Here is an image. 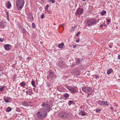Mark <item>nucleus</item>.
<instances>
[{
  "label": "nucleus",
  "mask_w": 120,
  "mask_h": 120,
  "mask_svg": "<svg viewBox=\"0 0 120 120\" xmlns=\"http://www.w3.org/2000/svg\"><path fill=\"white\" fill-rule=\"evenodd\" d=\"M4 100L6 102H8L9 101V99L8 98H4Z\"/></svg>",
  "instance_id": "nucleus-23"
},
{
  "label": "nucleus",
  "mask_w": 120,
  "mask_h": 120,
  "mask_svg": "<svg viewBox=\"0 0 120 120\" xmlns=\"http://www.w3.org/2000/svg\"><path fill=\"white\" fill-rule=\"evenodd\" d=\"M48 1L49 2H51L52 4L54 3L55 2L54 0H48Z\"/></svg>",
  "instance_id": "nucleus-29"
},
{
  "label": "nucleus",
  "mask_w": 120,
  "mask_h": 120,
  "mask_svg": "<svg viewBox=\"0 0 120 120\" xmlns=\"http://www.w3.org/2000/svg\"><path fill=\"white\" fill-rule=\"evenodd\" d=\"M20 85L22 87H23L26 85V83L24 82H23L21 83Z\"/></svg>",
  "instance_id": "nucleus-20"
},
{
  "label": "nucleus",
  "mask_w": 120,
  "mask_h": 120,
  "mask_svg": "<svg viewBox=\"0 0 120 120\" xmlns=\"http://www.w3.org/2000/svg\"><path fill=\"white\" fill-rule=\"evenodd\" d=\"M115 105L117 107L118 106V105H117L116 103H115Z\"/></svg>",
  "instance_id": "nucleus-50"
},
{
  "label": "nucleus",
  "mask_w": 120,
  "mask_h": 120,
  "mask_svg": "<svg viewBox=\"0 0 120 120\" xmlns=\"http://www.w3.org/2000/svg\"><path fill=\"white\" fill-rule=\"evenodd\" d=\"M42 107L40 109L42 110L43 111L46 112H49L50 110V106L48 104H45V103H43L41 105Z\"/></svg>",
  "instance_id": "nucleus-2"
},
{
  "label": "nucleus",
  "mask_w": 120,
  "mask_h": 120,
  "mask_svg": "<svg viewBox=\"0 0 120 120\" xmlns=\"http://www.w3.org/2000/svg\"><path fill=\"white\" fill-rule=\"evenodd\" d=\"M101 110V109L100 108H98L96 109V112H98Z\"/></svg>",
  "instance_id": "nucleus-27"
},
{
  "label": "nucleus",
  "mask_w": 120,
  "mask_h": 120,
  "mask_svg": "<svg viewBox=\"0 0 120 120\" xmlns=\"http://www.w3.org/2000/svg\"><path fill=\"white\" fill-rule=\"evenodd\" d=\"M68 89L72 93H75L76 92V89L71 86L68 87Z\"/></svg>",
  "instance_id": "nucleus-9"
},
{
  "label": "nucleus",
  "mask_w": 120,
  "mask_h": 120,
  "mask_svg": "<svg viewBox=\"0 0 120 120\" xmlns=\"http://www.w3.org/2000/svg\"><path fill=\"white\" fill-rule=\"evenodd\" d=\"M11 45L9 44H5L4 45V47L5 49L7 51H9L11 49Z\"/></svg>",
  "instance_id": "nucleus-10"
},
{
  "label": "nucleus",
  "mask_w": 120,
  "mask_h": 120,
  "mask_svg": "<svg viewBox=\"0 0 120 120\" xmlns=\"http://www.w3.org/2000/svg\"><path fill=\"white\" fill-rule=\"evenodd\" d=\"M106 26V25H104V26Z\"/></svg>",
  "instance_id": "nucleus-57"
},
{
  "label": "nucleus",
  "mask_w": 120,
  "mask_h": 120,
  "mask_svg": "<svg viewBox=\"0 0 120 120\" xmlns=\"http://www.w3.org/2000/svg\"><path fill=\"white\" fill-rule=\"evenodd\" d=\"M107 105V101H102V105Z\"/></svg>",
  "instance_id": "nucleus-21"
},
{
  "label": "nucleus",
  "mask_w": 120,
  "mask_h": 120,
  "mask_svg": "<svg viewBox=\"0 0 120 120\" xmlns=\"http://www.w3.org/2000/svg\"><path fill=\"white\" fill-rule=\"evenodd\" d=\"M79 41L80 39H79L78 38L76 40V42H79Z\"/></svg>",
  "instance_id": "nucleus-43"
},
{
  "label": "nucleus",
  "mask_w": 120,
  "mask_h": 120,
  "mask_svg": "<svg viewBox=\"0 0 120 120\" xmlns=\"http://www.w3.org/2000/svg\"><path fill=\"white\" fill-rule=\"evenodd\" d=\"M118 59L120 60V55L118 56Z\"/></svg>",
  "instance_id": "nucleus-49"
},
{
  "label": "nucleus",
  "mask_w": 120,
  "mask_h": 120,
  "mask_svg": "<svg viewBox=\"0 0 120 120\" xmlns=\"http://www.w3.org/2000/svg\"><path fill=\"white\" fill-rule=\"evenodd\" d=\"M31 83L32 86L34 87H36V86L35 85V81H34L32 80V81Z\"/></svg>",
  "instance_id": "nucleus-24"
},
{
  "label": "nucleus",
  "mask_w": 120,
  "mask_h": 120,
  "mask_svg": "<svg viewBox=\"0 0 120 120\" xmlns=\"http://www.w3.org/2000/svg\"><path fill=\"white\" fill-rule=\"evenodd\" d=\"M106 13V11H104V10H103L102 11V12L101 13V14L103 15H104Z\"/></svg>",
  "instance_id": "nucleus-28"
},
{
  "label": "nucleus",
  "mask_w": 120,
  "mask_h": 120,
  "mask_svg": "<svg viewBox=\"0 0 120 120\" xmlns=\"http://www.w3.org/2000/svg\"><path fill=\"white\" fill-rule=\"evenodd\" d=\"M49 7V5L48 4H47L46 6V7L45 8V9L46 10H48V8Z\"/></svg>",
  "instance_id": "nucleus-33"
},
{
  "label": "nucleus",
  "mask_w": 120,
  "mask_h": 120,
  "mask_svg": "<svg viewBox=\"0 0 120 120\" xmlns=\"http://www.w3.org/2000/svg\"><path fill=\"white\" fill-rule=\"evenodd\" d=\"M75 73V74H78V72H76V73H75V72H74Z\"/></svg>",
  "instance_id": "nucleus-51"
},
{
  "label": "nucleus",
  "mask_w": 120,
  "mask_h": 120,
  "mask_svg": "<svg viewBox=\"0 0 120 120\" xmlns=\"http://www.w3.org/2000/svg\"><path fill=\"white\" fill-rule=\"evenodd\" d=\"M80 111L79 113V114L80 115L82 116H84L86 115V113L85 112L84 110H81Z\"/></svg>",
  "instance_id": "nucleus-13"
},
{
  "label": "nucleus",
  "mask_w": 120,
  "mask_h": 120,
  "mask_svg": "<svg viewBox=\"0 0 120 120\" xmlns=\"http://www.w3.org/2000/svg\"><path fill=\"white\" fill-rule=\"evenodd\" d=\"M64 45V43H61L59 44L58 47L60 49H62Z\"/></svg>",
  "instance_id": "nucleus-16"
},
{
  "label": "nucleus",
  "mask_w": 120,
  "mask_h": 120,
  "mask_svg": "<svg viewBox=\"0 0 120 120\" xmlns=\"http://www.w3.org/2000/svg\"><path fill=\"white\" fill-rule=\"evenodd\" d=\"M64 24H60V26L62 27H64Z\"/></svg>",
  "instance_id": "nucleus-41"
},
{
  "label": "nucleus",
  "mask_w": 120,
  "mask_h": 120,
  "mask_svg": "<svg viewBox=\"0 0 120 120\" xmlns=\"http://www.w3.org/2000/svg\"><path fill=\"white\" fill-rule=\"evenodd\" d=\"M76 26H72L70 30V31L71 32H73L74 31L75 28H76Z\"/></svg>",
  "instance_id": "nucleus-15"
},
{
  "label": "nucleus",
  "mask_w": 120,
  "mask_h": 120,
  "mask_svg": "<svg viewBox=\"0 0 120 120\" xmlns=\"http://www.w3.org/2000/svg\"><path fill=\"white\" fill-rule=\"evenodd\" d=\"M41 0L42 1H43V2H44L45 1L44 0Z\"/></svg>",
  "instance_id": "nucleus-56"
},
{
  "label": "nucleus",
  "mask_w": 120,
  "mask_h": 120,
  "mask_svg": "<svg viewBox=\"0 0 120 120\" xmlns=\"http://www.w3.org/2000/svg\"><path fill=\"white\" fill-rule=\"evenodd\" d=\"M7 7L8 8H9L11 6V5L10 2L9 1H8L7 3Z\"/></svg>",
  "instance_id": "nucleus-17"
},
{
  "label": "nucleus",
  "mask_w": 120,
  "mask_h": 120,
  "mask_svg": "<svg viewBox=\"0 0 120 120\" xmlns=\"http://www.w3.org/2000/svg\"><path fill=\"white\" fill-rule=\"evenodd\" d=\"M98 22H97L96 19H91L87 20L86 24L88 26H91L95 25Z\"/></svg>",
  "instance_id": "nucleus-5"
},
{
  "label": "nucleus",
  "mask_w": 120,
  "mask_h": 120,
  "mask_svg": "<svg viewBox=\"0 0 120 120\" xmlns=\"http://www.w3.org/2000/svg\"><path fill=\"white\" fill-rule=\"evenodd\" d=\"M47 11L48 13H49V14H50V11L48 10V11Z\"/></svg>",
  "instance_id": "nucleus-46"
},
{
  "label": "nucleus",
  "mask_w": 120,
  "mask_h": 120,
  "mask_svg": "<svg viewBox=\"0 0 120 120\" xmlns=\"http://www.w3.org/2000/svg\"><path fill=\"white\" fill-rule=\"evenodd\" d=\"M113 70L112 68H110L107 71V73L108 75H109L111 74Z\"/></svg>",
  "instance_id": "nucleus-18"
},
{
  "label": "nucleus",
  "mask_w": 120,
  "mask_h": 120,
  "mask_svg": "<svg viewBox=\"0 0 120 120\" xmlns=\"http://www.w3.org/2000/svg\"><path fill=\"white\" fill-rule=\"evenodd\" d=\"M59 117L62 118L66 119L69 117V115L67 112L64 111L60 112L59 113Z\"/></svg>",
  "instance_id": "nucleus-6"
},
{
  "label": "nucleus",
  "mask_w": 120,
  "mask_h": 120,
  "mask_svg": "<svg viewBox=\"0 0 120 120\" xmlns=\"http://www.w3.org/2000/svg\"><path fill=\"white\" fill-rule=\"evenodd\" d=\"M109 47H110V48H112V46L111 45H110L109 46Z\"/></svg>",
  "instance_id": "nucleus-54"
},
{
  "label": "nucleus",
  "mask_w": 120,
  "mask_h": 120,
  "mask_svg": "<svg viewBox=\"0 0 120 120\" xmlns=\"http://www.w3.org/2000/svg\"><path fill=\"white\" fill-rule=\"evenodd\" d=\"M53 75L54 73L53 71L51 70H50L49 72V75L47 76V78L49 79H52Z\"/></svg>",
  "instance_id": "nucleus-8"
},
{
  "label": "nucleus",
  "mask_w": 120,
  "mask_h": 120,
  "mask_svg": "<svg viewBox=\"0 0 120 120\" xmlns=\"http://www.w3.org/2000/svg\"><path fill=\"white\" fill-rule=\"evenodd\" d=\"M39 120V119H38V120Z\"/></svg>",
  "instance_id": "nucleus-58"
},
{
  "label": "nucleus",
  "mask_w": 120,
  "mask_h": 120,
  "mask_svg": "<svg viewBox=\"0 0 120 120\" xmlns=\"http://www.w3.org/2000/svg\"><path fill=\"white\" fill-rule=\"evenodd\" d=\"M59 66L60 67L62 68L64 65V63L62 61L60 60L59 61Z\"/></svg>",
  "instance_id": "nucleus-12"
},
{
  "label": "nucleus",
  "mask_w": 120,
  "mask_h": 120,
  "mask_svg": "<svg viewBox=\"0 0 120 120\" xmlns=\"http://www.w3.org/2000/svg\"><path fill=\"white\" fill-rule=\"evenodd\" d=\"M81 62V61L80 59H78L76 61V64L77 65H78Z\"/></svg>",
  "instance_id": "nucleus-19"
},
{
  "label": "nucleus",
  "mask_w": 120,
  "mask_h": 120,
  "mask_svg": "<svg viewBox=\"0 0 120 120\" xmlns=\"http://www.w3.org/2000/svg\"><path fill=\"white\" fill-rule=\"evenodd\" d=\"M47 86L49 87L50 86V84L49 83H47Z\"/></svg>",
  "instance_id": "nucleus-44"
},
{
  "label": "nucleus",
  "mask_w": 120,
  "mask_h": 120,
  "mask_svg": "<svg viewBox=\"0 0 120 120\" xmlns=\"http://www.w3.org/2000/svg\"><path fill=\"white\" fill-rule=\"evenodd\" d=\"M22 30L23 33H26V30H25V29H22Z\"/></svg>",
  "instance_id": "nucleus-32"
},
{
  "label": "nucleus",
  "mask_w": 120,
  "mask_h": 120,
  "mask_svg": "<svg viewBox=\"0 0 120 120\" xmlns=\"http://www.w3.org/2000/svg\"><path fill=\"white\" fill-rule=\"evenodd\" d=\"M82 90L84 92L86 93H88L87 96L90 95L92 94V89L90 87H84L82 88Z\"/></svg>",
  "instance_id": "nucleus-3"
},
{
  "label": "nucleus",
  "mask_w": 120,
  "mask_h": 120,
  "mask_svg": "<svg viewBox=\"0 0 120 120\" xmlns=\"http://www.w3.org/2000/svg\"><path fill=\"white\" fill-rule=\"evenodd\" d=\"M83 8H79L76 10L75 14L79 16L82 14L83 12Z\"/></svg>",
  "instance_id": "nucleus-7"
},
{
  "label": "nucleus",
  "mask_w": 120,
  "mask_h": 120,
  "mask_svg": "<svg viewBox=\"0 0 120 120\" xmlns=\"http://www.w3.org/2000/svg\"><path fill=\"white\" fill-rule=\"evenodd\" d=\"M98 104L100 105H102V101H99L98 102Z\"/></svg>",
  "instance_id": "nucleus-30"
},
{
  "label": "nucleus",
  "mask_w": 120,
  "mask_h": 120,
  "mask_svg": "<svg viewBox=\"0 0 120 120\" xmlns=\"http://www.w3.org/2000/svg\"><path fill=\"white\" fill-rule=\"evenodd\" d=\"M109 24V22H107V24L108 25Z\"/></svg>",
  "instance_id": "nucleus-55"
},
{
  "label": "nucleus",
  "mask_w": 120,
  "mask_h": 120,
  "mask_svg": "<svg viewBox=\"0 0 120 120\" xmlns=\"http://www.w3.org/2000/svg\"><path fill=\"white\" fill-rule=\"evenodd\" d=\"M47 115V112L40 109L37 113V116L40 119L42 120Z\"/></svg>",
  "instance_id": "nucleus-1"
},
{
  "label": "nucleus",
  "mask_w": 120,
  "mask_h": 120,
  "mask_svg": "<svg viewBox=\"0 0 120 120\" xmlns=\"http://www.w3.org/2000/svg\"><path fill=\"white\" fill-rule=\"evenodd\" d=\"M5 87V86H3L0 88V91L2 92L4 90V89Z\"/></svg>",
  "instance_id": "nucleus-26"
},
{
  "label": "nucleus",
  "mask_w": 120,
  "mask_h": 120,
  "mask_svg": "<svg viewBox=\"0 0 120 120\" xmlns=\"http://www.w3.org/2000/svg\"><path fill=\"white\" fill-rule=\"evenodd\" d=\"M22 105L25 106H28L30 105V103L24 101L22 103Z\"/></svg>",
  "instance_id": "nucleus-14"
},
{
  "label": "nucleus",
  "mask_w": 120,
  "mask_h": 120,
  "mask_svg": "<svg viewBox=\"0 0 120 120\" xmlns=\"http://www.w3.org/2000/svg\"><path fill=\"white\" fill-rule=\"evenodd\" d=\"M0 27H3V23L2 22H0Z\"/></svg>",
  "instance_id": "nucleus-36"
},
{
  "label": "nucleus",
  "mask_w": 120,
  "mask_h": 120,
  "mask_svg": "<svg viewBox=\"0 0 120 120\" xmlns=\"http://www.w3.org/2000/svg\"><path fill=\"white\" fill-rule=\"evenodd\" d=\"M16 6L18 9L20 10L23 7L24 4V0H17Z\"/></svg>",
  "instance_id": "nucleus-4"
},
{
  "label": "nucleus",
  "mask_w": 120,
  "mask_h": 120,
  "mask_svg": "<svg viewBox=\"0 0 120 120\" xmlns=\"http://www.w3.org/2000/svg\"><path fill=\"white\" fill-rule=\"evenodd\" d=\"M16 110L18 112H20V110L19 108H16Z\"/></svg>",
  "instance_id": "nucleus-37"
},
{
  "label": "nucleus",
  "mask_w": 120,
  "mask_h": 120,
  "mask_svg": "<svg viewBox=\"0 0 120 120\" xmlns=\"http://www.w3.org/2000/svg\"><path fill=\"white\" fill-rule=\"evenodd\" d=\"M95 77L96 79H98L99 78V76L97 75H96Z\"/></svg>",
  "instance_id": "nucleus-39"
},
{
  "label": "nucleus",
  "mask_w": 120,
  "mask_h": 120,
  "mask_svg": "<svg viewBox=\"0 0 120 120\" xmlns=\"http://www.w3.org/2000/svg\"><path fill=\"white\" fill-rule=\"evenodd\" d=\"M73 102V101H69V102L68 103V105H71L72 103Z\"/></svg>",
  "instance_id": "nucleus-31"
},
{
  "label": "nucleus",
  "mask_w": 120,
  "mask_h": 120,
  "mask_svg": "<svg viewBox=\"0 0 120 120\" xmlns=\"http://www.w3.org/2000/svg\"><path fill=\"white\" fill-rule=\"evenodd\" d=\"M44 17V13H43L42 14L41 16V18L42 19H43Z\"/></svg>",
  "instance_id": "nucleus-35"
},
{
  "label": "nucleus",
  "mask_w": 120,
  "mask_h": 120,
  "mask_svg": "<svg viewBox=\"0 0 120 120\" xmlns=\"http://www.w3.org/2000/svg\"><path fill=\"white\" fill-rule=\"evenodd\" d=\"M71 66H72V67H73L74 66H75V65L74 64H72L71 65Z\"/></svg>",
  "instance_id": "nucleus-52"
},
{
  "label": "nucleus",
  "mask_w": 120,
  "mask_h": 120,
  "mask_svg": "<svg viewBox=\"0 0 120 120\" xmlns=\"http://www.w3.org/2000/svg\"><path fill=\"white\" fill-rule=\"evenodd\" d=\"M110 108L112 110H113V108L112 107H110Z\"/></svg>",
  "instance_id": "nucleus-47"
},
{
  "label": "nucleus",
  "mask_w": 120,
  "mask_h": 120,
  "mask_svg": "<svg viewBox=\"0 0 120 120\" xmlns=\"http://www.w3.org/2000/svg\"><path fill=\"white\" fill-rule=\"evenodd\" d=\"M80 34V32H79L76 34V36H78Z\"/></svg>",
  "instance_id": "nucleus-40"
},
{
  "label": "nucleus",
  "mask_w": 120,
  "mask_h": 120,
  "mask_svg": "<svg viewBox=\"0 0 120 120\" xmlns=\"http://www.w3.org/2000/svg\"><path fill=\"white\" fill-rule=\"evenodd\" d=\"M32 26L33 28H34L35 27V24L33 23L32 24Z\"/></svg>",
  "instance_id": "nucleus-34"
},
{
  "label": "nucleus",
  "mask_w": 120,
  "mask_h": 120,
  "mask_svg": "<svg viewBox=\"0 0 120 120\" xmlns=\"http://www.w3.org/2000/svg\"><path fill=\"white\" fill-rule=\"evenodd\" d=\"M103 25H100V27L101 28H102L103 27Z\"/></svg>",
  "instance_id": "nucleus-48"
},
{
  "label": "nucleus",
  "mask_w": 120,
  "mask_h": 120,
  "mask_svg": "<svg viewBox=\"0 0 120 120\" xmlns=\"http://www.w3.org/2000/svg\"><path fill=\"white\" fill-rule=\"evenodd\" d=\"M4 41V40L2 39H1V38H0V42H3Z\"/></svg>",
  "instance_id": "nucleus-42"
},
{
  "label": "nucleus",
  "mask_w": 120,
  "mask_h": 120,
  "mask_svg": "<svg viewBox=\"0 0 120 120\" xmlns=\"http://www.w3.org/2000/svg\"><path fill=\"white\" fill-rule=\"evenodd\" d=\"M11 108L10 107H8L5 110L6 112H9L11 111Z\"/></svg>",
  "instance_id": "nucleus-25"
},
{
  "label": "nucleus",
  "mask_w": 120,
  "mask_h": 120,
  "mask_svg": "<svg viewBox=\"0 0 120 120\" xmlns=\"http://www.w3.org/2000/svg\"><path fill=\"white\" fill-rule=\"evenodd\" d=\"M36 0V1H38V0Z\"/></svg>",
  "instance_id": "nucleus-59"
},
{
  "label": "nucleus",
  "mask_w": 120,
  "mask_h": 120,
  "mask_svg": "<svg viewBox=\"0 0 120 120\" xmlns=\"http://www.w3.org/2000/svg\"><path fill=\"white\" fill-rule=\"evenodd\" d=\"M26 93L27 94H29L31 95L32 94L33 92H32V90L31 88L29 89L28 90L26 91Z\"/></svg>",
  "instance_id": "nucleus-11"
},
{
  "label": "nucleus",
  "mask_w": 120,
  "mask_h": 120,
  "mask_svg": "<svg viewBox=\"0 0 120 120\" xmlns=\"http://www.w3.org/2000/svg\"><path fill=\"white\" fill-rule=\"evenodd\" d=\"M76 46V45H74L73 46V48H75Z\"/></svg>",
  "instance_id": "nucleus-53"
},
{
  "label": "nucleus",
  "mask_w": 120,
  "mask_h": 120,
  "mask_svg": "<svg viewBox=\"0 0 120 120\" xmlns=\"http://www.w3.org/2000/svg\"><path fill=\"white\" fill-rule=\"evenodd\" d=\"M6 14L7 15V17L8 18V17L9 15H8V12H6Z\"/></svg>",
  "instance_id": "nucleus-38"
},
{
  "label": "nucleus",
  "mask_w": 120,
  "mask_h": 120,
  "mask_svg": "<svg viewBox=\"0 0 120 120\" xmlns=\"http://www.w3.org/2000/svg\"><path fill=\"white\" fill-rule=\"evenodd\" d=\"M69 95L67 93H66L64 94L63 96L66 98L68 97Z\"/></svg>",
  "instance_id": "nucleus-22"
},
{
  "label": "nucleus",
  "mask_w": 120,
  "mask_h": 120,
  "mask_svg": "<svg viewBox=\"0 0 120 120\" xmlns=\"http://www.w3.org/2000/svg\"><path fill=\"white\" fill-rule=\"evenodd\" d=\"M110 21V20L109 19H108L107 20V22H109Z\"/></svg>",
  "instance_id": "nucleus-45"
}]
</instances>
